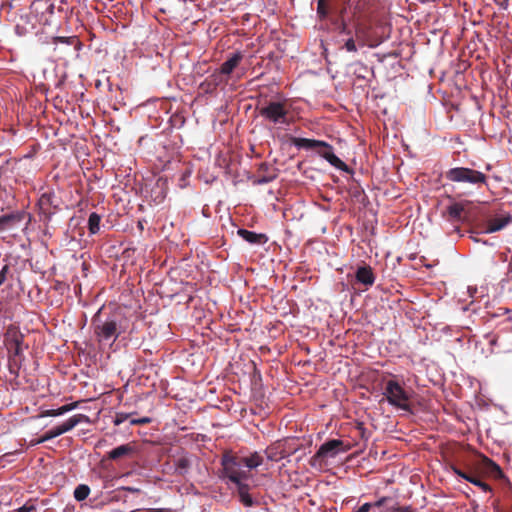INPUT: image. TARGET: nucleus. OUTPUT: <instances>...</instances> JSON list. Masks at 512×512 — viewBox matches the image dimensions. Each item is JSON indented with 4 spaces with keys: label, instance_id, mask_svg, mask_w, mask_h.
Returning a JSON list of instances; mask_svg holds the SVG:
<instances>
[{
    "label": "nucleus",
    "instance_id": "obj_35",
    "mask_svg": "<svg viewBox=\"0 0 512 512\" xmlns=\"http://www.w3.org/2000/svg\"><path fill=\"white\" fill-rule=\"evenodd\" d=\"M151 418L149 417H142L138 419H131L130 423L131 425H146L151 423Z\"/></svg>",
    "mask_w": 512,
    "mask_h": 512
},
{
    "label": "nucleus",
    "instance_id": "obj_8",
    "mask_svg": "<svg viewBox=\"0 0 512 512\" xmlns=\"http://www.w3.org/2000/svg\"><path fill=\"white\" fill-rule=\"evenodd\" d=\"M81 423H90V418L85 414H75L65 420L63 423L54 426L45 432L46 438L49 440L54 439L66 432L71 431L74 427Z\"/></svg>",
    "mask_w": 512,
    "mask_h": 512
},
{
    "label": "nucleus",
    "instance_id": "obj_12",
    "mask_svg": "<svg viewBox=\"0 0 512 512\" xmlns=\"http://www.w3.org/2000/svg\"><path fill=\"white\" fill-rule=\"evenodd\" d=\"M227 81L228 79H225L218 70H215L199 85V90L205 94H212L216 91L219 85L227 83Z\"/></svg>",
    "mask_w": 512,
    "mask_h": 512
},
{
    "label": "nucleus",
    "instance_id": "obj_47",
    "mask_svg": "<svg viewBox=\"0 0 512 512\" xmlns=\"http://www.w3.org/2000/svg\"><path fill=\"white\" fill-rule=\"evenodd\" d=\"M147 512H168L165 509H149Z\"/></svg>",
    "mask_w": 512,
    "mask_h": 512
},
{
    "label": "nucleus",
    "instance_id": "obj_38",
    "mask_svg": "<svg viewBox=\"0 0 512 512\" xmlns=\"http://www.w3.org/2000/svg\"><path fill=\"white\" fill-rule=\"evenodd\" d=\"M46 441H48V439L46 438V435H45V433H44L41 437L36 438V439H32V440L30 441V443H29V446H31V447H32V446H36V445L41 444V443H44V442H46Z\"/></svg>",
    "mask_w": 512,
    "mask_h": 512
},
{
    "label": "nucleus",
    "instance_id": "obj_15",
    "mask_svg": "<svg viewBox=\"0 0 512 512\" xmlns=\"http://www.w3.org/2000/svg\"><path fill=\"white\" fill-rule=\"evenodd\" d=\"M323 151H319V154L321 157H323L325 160H327L332 166L335 168L349 172V167L346 163H344L339 157H337L334 152L331 145L329 147H323Z\"/></svg>",
    "mask_w": 512,
    "mask_h": 512
},
{
    "label": "nucleus",
    "instance_id": "obj_37",
    "mask_svg": "<svg viewBox=\"0 0 512 512\" xmlns=\"http://www.w3.org/2000/svg\"><path fill=\"white\" fill-rule=\"evenodd\" d=\"M9 266L8 265H4L0 271V286L6 281L7 279V274L9 273Z\"/></svg>",
    "mask_w": 512,
    "mask_h": 512
},
{
    "label": "nucleus",
    "instance_id": "obj_4",
    "mask_svg": "<svg viewBox=\"0 0 512 512\" xmlns=\"http://www.w3.org/2000/svg\"><path fill=\"white\" fill-rule=\"evenodd\" d=\"M94 335L98 342H114L120 335V329L115 319H102L99 312L92 319Z\"/></svg>",
    "mask_w": 512,
    "mask_h": 512
},
{
    "label": "nucleus",
    "instance_id": "obj_36",
    "mask_svg": "<svg viewBox=\"0 0 512 512\" xmlns=\"http://www.w3.org/2000/svg\"><path fill=\"white\" fill-rule=\"evenodd\" d=\"M390 512H415L410 506H393L389 509Z\"/></svg>",
    "mask_w": 512,
    "mask_h": 512
},
{
    "label": "nucleus",
    "instance_id": "obj_23",
    "mask_svg": "<svg viewBox=\"0 0 512 512\" xmlns=\"http://www.w3.org/2000/svg\"><path fill=\"white\" fill-rule=\"evenodd\" d=\"M238 486V495L241 503L246 507H252L254 505V500L252 496L249 494V486L247 484H243L239 482Z\"/></svg>",
    "mask_w": 512,
    "mask_h": 512
},
{
    "label": "nucleus",
    "instance_id": "obj_46",
    "mask_svg": "<svg viewBox=\"0 0 512 512\" xmlns=\"http://www.w3.org/2000/svg\"><path fill=\"white\" fill-rule=\"evenodd\" d=\"M72 39L73 38H64V37H59L58 40L63 42V43H72Z\"/></svg>",
    "mask_w": 512,
    "mask_h": 512
},
{
    "label": "nucleus",
    "instance_id": "obj_17",
    "mask_svg": "<svg viewBox=\"0 0 512 512\" xmlns=\"http://www.w3.org/2000/svg\"><path fill=\"white\" fill-rule=\"evenodd\" d=\"M356 280L365 285L366 287H370L375 282V276L370 266L364 265L358 267L355 273Z\"/></svg>",
    "mask_w": 512,
    "mask_h": 512
},
{
    "label": "nucleus",
    "instance_id": "obj_9",
    "mask_svg": "<svg viewBox=\"0 0 512 512\" xmlns=\"http://www.w3.org/2000/svg\"><path fill=\"white\" fill-rule=\"evenodd\" d=\"M375 0H355L350 4L351 21L356 33L361 27V20L365 18L374 6Z\"/></svg>",
    "mask_w": 512,
    "mask_h": 512
},
{
    "label": "nucleus",
    "instance_id": "obj_1",
    "mask_svg": "<svg viewBox=\"0 0 512 512\" xmlns=\"http://www.w3.org/2000/svg\"><path fill=\"white\" fill-rule=\"evenodd\" d=\"M291 104L286 99L265 102L259 108L260 116L273 125H290Z\"/></svg>",
    "mask_w": 512,
    "mask_h": 512
},
{
    "label": "nucleus",
    "instance_id": "obj_10",
    "mask_svg": "<svg viewBox=\"0 0 512 512\" xmlns=\"http://www.w3.org/2000/svg\"><path fill=\"white\" fill-rule=\"evenodd\" d=\"M468 202H453L443 211V217L451 223L464 222L467 219L466 204Z\"/></svg>",
    "mask_w": 512,
    "mask_h": 512
},
{
    "label": "nucleus",
    "instance_id": "obj_32",
    "mask_svg": "<svg viewBox=\"0 0 512 512\" xmlns=\"http://www.w3.org/2000/svg\"><path fill=\"white\" fill-rule=\"evenodd\" d=\"M130 416H131V414H129V413L119 412L115 416L114 424L120 425V424L124 423L126 420H128Z\"/></svg>",
    "mask_w": 512,
    "mask_h": 512
},
{
    "label": "nucleus",
    "instance_id": "obj_7",
    "mask_svg": "<svg viewBox=\"0 0 512 512\" xmlns=\"http://www.w3.org/2000/svg\"><path fill=\"white\" fill-rule=\"evenodd\" d=\"M348 447H344V442L339 439H332L320 446L315 455L310 460L311 466H321L325 458H333L339 452H346Z\"/></svg>",
    "mask_w": 512,
    "mask_h": 512
},
{
    "label": "nucleus",
    "instance_id": "obj_5",
    "mask_svg": "<svg viewBox=\"0 0 512 512\" xmlns=\"http://www.w3.org/2000/svg\"><path fill=\"white\" fill-rule=\"evenodd\" d=\"M221 464L224 475L235 484H239L242 479L247 478V472L242 470L243 461L241 457L225 453L222 456Z\"/></svg>",
    "mask_w": 512,
    "mask_h": 512
},
{
    "label": "nucleus",
    "instance_id": "obj_34",
    "mask_svg": "<svg viewBox=\"0 0 512 512\" xmlns=\"http://www.w3.org/2000/svg\"><path fill=\"white\" fill-rule=\"evenodd\" d=\"M349 3H350V0H345L343 6L341 7V9L338 12L339 17H338L337 20L346 19L345 15H346L348 9H350V4Z\"/></svg>",
    "mask_w": 512,
    "mask_h": 512
},
{
    "label": "nucleus",
    "instance_id": "obj_31",
    "mask_svg": "<svg viewBox=\"0 0 512 512\" xmlns=\"http://www.w3.org/2000/svg\"><path fill=\"white\" fill-rule=\"evenodd\" d=\"M22 335H15L13 338V344H14V354L19 355L22 351L21 345H22Z\"/></svg>",
    "mask_w": 512,
    "mask_h": 512
},
{
    "label": "nucleus",
    "instance_id": "obj_6",
    "mask_svg": "<svg viewBox=\"0 0 512 512\" xmlns=\"http://www.w3.org/2000/svg\"><path fill=\"white\" fill-rule=\"evenodd\" d=\"M474 466H477V467L481 466L482 469H484L486 472H488V473H490V474H492L494 476H501L502 475V471H501L499 465H497L493 460L489 459L488 457H486L484 455H480L475 462H473L471 464H468L466 466V470H462L457 465H452L451 466V470L456 475H458L459 477H461V478L466 480V477H468V475H470V473L473 470Z\"/></svg>",
    "mask_w": 512,
    "mask_h": 512
},
{
    "label": "nucleus",
    "instance_id": "obj_40",
    "mask_svg": "<svg viewBox=\"0 0 512 512\" xmlns=\"http://www.w3.org/2000/svg\"><path fill=\"white\" fill-rule=\"evenodd\" d=\"M275 175L272 176H263L255 181L256 184H266L275 179Z\"/></svg>",
    "mask_w": 512,
    "mask_h": 512
},
{
    "label": "nucleus",
    "instance_id": "obj_22",
    "mask_svg": "<svg viewBox=\"0 0 512 512\" xmlns=\"http://www.w3.org/2000/svg\"><path fill=\"white\" fill-rule=\"evenodd\" d=\"M175 473L184 476L191 467V460L188 456L182 455L174 460Z\"/></svg>",
    "mask_w": 512,
    "mask_h": 512
},
{
    "label": "nucleus",
    "instance_id": "obj_43",
    "mask_svg": "<svg viewBox=\"0 0 512 512\" xmlns=\"http://www.w3.org/2000/svg\"><path fill=\"white\" fill-rule=\"evenodd\" d=\"M391 499L389 497H381L379 500H377L374 504H372L375 507H381Z\"/></svg>",
    "mask_w": 512,
    "mask_h": 512
},
{
    "label": "nucleus",
    "instance_id": "obj_44",
    "mask_svg": "<svg viewBox=\"0 0 512 512\" xmlns=\"http://www.w3.org/2000/svg\"><path fill=\"white\" fill-rule=\"evenodd\" d=\"M122 489L124 491L130 492V493H140L141 492V490L139 488L130 487V486L122 487Z\"/></svg>",
    "mask_w": 512,
    "mask_h": 512
},
{
    "label": "nucleus",
    "instance_id": "obj_14",
    "mask_svg": "<svg viewBox=\"0 0 512 512\" xmlns=\"http://www.w3.org/2000/svg\"><path fill=\"white\" fill-rule=\"evenodd\" d=\"M242 59H243L242 52H239V51L235 52V53L231 54L227 58V60L225 62H223L222 65L220 66V68L217 70L224 77L229 76L234 71V69L239 65V63L242 61Z\"/></svg>",
    "mask_w": 512,
    "mask_h": 512
},
{
    "label": "nucleus",
    "instance_id": "obj_48",
    "mask_svg": "<svg viewBox=\"0 0 512 512\" xmlns=\"http://www.w3.org/2000/svg\"><path fill=\"white\" fill-rule=\"evenodd\" d=\"M267 168H268V165H267L266 163H262V164L260 165V169H261V170H265V169H267Z\"/></svg>",
    "mask_w": 512,
    "mask_h": 512
},
{
    "label": "nucleus",
    "instance_id": "obj_3",
    "mask_svg": "<svg viewBox=\"0 0 512 512\" xmlns=\"http://www.w3.org/2000/svg\"><path fill=\"white\" fill-rule=\"evenodd\" d=\"M387 401L391 406L409 412L410 394L396 380L390 379L386 381L383 388V398L380 402Z\"/></svg>",
    "mask_w": 512,
    "mask_h": 512
},
{
    "label": "nucleus",
    "instance_id": "obj_2",
    "mask_svg": "<svg viewBox=\"0 0 512 512\" xmlns=\"http://www.w3.org/2000/svg\"><path fill=\"white\" fill-rule=\"evenodd\" d=\"M447 181L457 184H467L480 188L487 185V176L481 171L468 167H453L444 173Z\"/></svg>",
    "mask_w": 512,
    "mask_h": 512
},
{
    "label": "nucleus",
    "instance_id": "obj_45",
    "mask_svg": "<svg viewBox=\"0 0 512 512\" xmlns=\"http://www.w3.org/2000/svg\"><path fill=\"white\" fill-rule=\"evenodd\" d=\"M507 277L510 281H512V256H511L510 262L508 264Z\"/></svg>",
    "mask_w": 512,
    "mask_h": 512
},
{
    "label": "nucleus",
    "instance_id": "obj_11",
    "mask_svg": "<svg viewBox=\"0 0 512 512\" xmlns=\"http://www.w3.org/2000/svg\"><path fill=\"white\" fill-rule=\"evenodd\" d=\"M38 205L41 214L48 220L58 209L56 196L52 192L43 193L38 200Z\"/></svg>",
    "mask_w": 512,
    "mask_h": 512
},
{
    "label": "nucleus",
    "instance_id": "obj_25",
    "mask_svg": "<svg viewBox=\"0 0 512 512\" xmlns=\"http://www.w3.org/2000/svg\"><path fill=\"white\" fill-rule=\"evenodd\" d=\"M265 455L268 460L278 462L285 457L283 450H279L278 447L270 446L265 450Z\"/></svg>",
    "mask_w": 512,
    "mask_h": 512
},
{
    "label": "nucleus",
    "instance_id": "obj_42",
    "mask_svg": "<svg viewBox=\"0 0 512 512\" xmlns=\"http://www.w3.org/2000/svg\"><path fill=\"white\" fill-rule=\"evenodd\" d=\"M495 2L502 10H507L509 7V0H495Z\"/></svg>",
    "mask_w": 512,
    "mask_h": 512
},
{
    "label": "nucleus",
    "instance_id": "obj_21",
    "mask_svg": "<svg viewBox=\"0 0 512 512\" xmlns=\"http://www.w3.org/2000/svg\"><path fill=\"white\" fill-rule=\"evenodd\" d=\"M134 453V447L131 444L120 445L107 453V459L118 460L130 456Z\"/></svg>",
    "mask_w": 512,
    "mask_h": 512
},
{
    "label": "nucleus",
    "instance_id": "obj_39",
    "mask_svg": "<svg viewBox=\"0 0 512 512\" xmlns=\"http://www.w3.org/2000/svg\"><path fill=\"white\" fill-rule=\"evenodd\" d=\"M36 510V507L31 504H25L22 507L15 510V512H33Z\"/></svg>",
    "mask_w": 512,
    "mask_h": 512
},
{
    "label": "nucleus",
    "instance_id": "obj_27",
    "mask_svg": "<svg viewBox=\"0 0 512 512\" xmlns=\"http://www.w3.org/2000/svg\"><path fill=\"white\" fill-rule=\"evenodd\" d=\"M317 15L319 19L324 20L328 18L330 14V6L327 3V0H318L317 1Z\"/></svg>",
    "mask_w": 512,
    "mask_h": 512
},
{
    "label": "nucleus",
    "instance_id": "obj_13",
    "mask_svg": "<svg viewBox=\"0 0 512 512\" xmlns=\"http://www.w3.org/2000/svg\"><path fill=\"white\" fill-rule=\"evenodd\" d=\"M512 223V216L508 213L496 216L487 221L485 232L493 233L504 229L507 225Z\"/></svg>",
    "mask_w": 512,
    "mask_h": 512
},
{
    "label": "nucleus",
    "instance_id": "obj_28",
    "mask_svg": "<svg viewBox=\"0 0 512 512\" xmlns=\"http://www.w3.org/2000/svg\"><path fill=\"white\" fill-rule=\"evenodd\" d=\"M90 494V488L89 486L85 485V484H80L78 485L75 490H74V498L77 500V501H83L85 500Z\"/></svg>",
    "mask_w": 512,
    "mask_h": 512
},
{
    "label": "nucleus",
    "instance_id": "obj_24",
    "mask_svg": "<svg viewBox=\"0 0 512 512\" xmlns=\"http://www.w3.org/2000/svg\"><path fill=\"white\" fill-rule=\"evenodd\" d=\"M243 465L249 469H254L263 463V457L258 453L254 452L247 457H241Z\"/></svg>",
    "mask_w": 512,
    "mask_h": 512
},
{
    "label": "nucleus",
    "instance_id": "obj_29",
    "mask_svg": "<svg viewBox=\"0 0 512 512\" xmlns=\"http://www.w3.org/2000/svg\"><path fill=\"white\" fill-rule=\"evenodd\" d=\"M338 31L340 34L347 35L349 37L352 36V31L349 28V21L347 19L337 20Z\"/></svg>",
    "mask_w": 512,
    "mask_h": 512
},
{
    "label": "nucleus",
    "instance_id": "obj_18",
    "mask_svg": "<svg viewBox=\"0 0 512 512\" xmlns=\"http://www.w3.org/2000/svg\"><path fill=\"white\" fill-rule=\"evenodd\" d=\"M291 143L297 148L303 149H314L317 147H329V144L315 139L294 137L291 139Z\"/></svg>",
    "mask_w": 512,
    "mask_h": 512
},
{
    "label": "nucleus",
    "instance_id": "obj_16",
    "mask_svg": "<svg viewBox=\"0 0 512 512\" xmlns=\"http://www.w3.org/2000/svg\"><path fill=\"white\" fill-rule=\"evenodd\" d=\"M25 212H15L0 217V232L15 226L26 218Z\"/></svg>",
    "mask_w": 512,
    "mask_h": 512
},
{
    "label": "nucleus",
    "instance_id": "obj_33",
    "mask_svg": "<svg viewBox=\"0 0 512 512\" xmlns=\"http://www.w3.org/2000/svg\"><path fill=\"white\" fill-rule=\"evenodd\" d=\"M344 48L348 51V52H356L357 51V46H356V43H355V40L353 39V37H349L345 44H344Z\"/></svg>",
    "mask_w": 512,
    "mask_h": 512
},
{
    "label": "nucleus",
    "instance_id": "obj_26",
    "mask_svg": "<svg viewBox=\"0 0 512 512\" xmlns=\"http://www.w3.org/2000/svg\"><path fill=\"white\" fill-rule=\"evenodd\" d=\"M101 216L96 212H93L89 215L88 218V229L90 234H96L100 229Z\"/></svg>",
    "mask_w": 512,
    "mask_h": 512
},
{
    "label": "nucleus",
    "instance_id": "obj_19",
    "mask_svg": "<svg viewBox=\"0 0 512 512\" xmlns=\"http://www.w3.org/2000/svg\"><path fill=\"white\" fill-rule=\"evenodd\" d=\"M78 405H79V402H72L69 404H65L57 409L41 410V412L39 413V415L37 417L43 418V417L61 416L67 412H70V411L76 409L78 407Z\"/></svg>",
    "mask_w": 512,
    "mask_h": 512
},
{
    "label": "nucleus",
    "instance_id": "obj_30",
    "mask_svg": "<svg viewBox=\"0 0 512 512\" xmlns=\"http://www.w3.org/2000/svg\"><path fill=\"white\" fill-rule=\"evenodd\" d=\"M480 468H482V467L480 466ZM478 469H479V467L474 466L470 475H468V477H466V481H468L474 485H476V483H478V481H481Z\"/></svg>",
    "mask_w": 512,
    "mask_h": 512
},
{
    "label": "nucleus",
    "instance_id": "obj_41",
    "mask_svg": "<svg viewBox=\"0 0 512 512\" xmlns=\"http://www.w3.org/2000/svg\"><path fill=\"white\" fill-rule=\"evenodd\" d=\"M477 487H479L480 489H482L484 492H491L492 489L490 487V485H488L487 483H485L484 481H478V483H476Z\"/></svg>",
    "mask_w": 512,
    "mask_h": 512
},
{
    "label": "nucleus",
    "instance_id": "obj_20",
    "mask_svg": "<svg viewBox=\"0 0 512 512\" xmlns=\"http://www.w3.org/2000/svg\"><path fill=\"white\" fill-rule=\"evenodd\" d=\"M238 235L250 244H265L268 240L267 236L262 233H256L246 229H239Z\"/></svg>",
    "mask_w": 512,
    "mask_h": 512
}]
</instances>
